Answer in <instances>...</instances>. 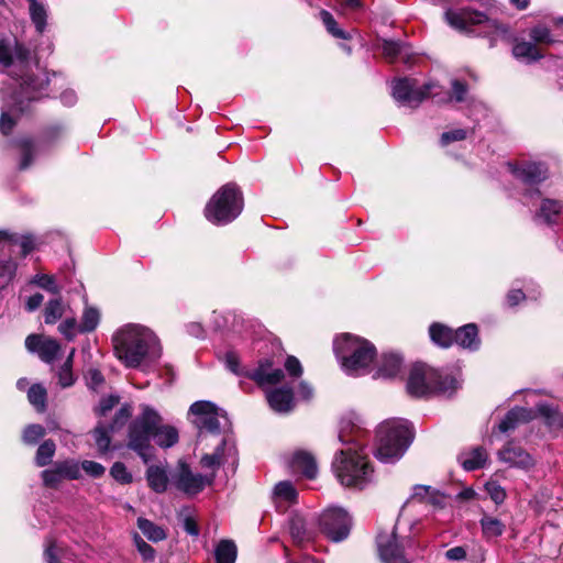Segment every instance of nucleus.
Returning <instances> with one entry per match:
<instances>
[{
	"label": "nucleus",
	"mask_w": 563,
	"mask_h": 563,
	"mask_svg": "<svg viewBox=\"0 0 563 563\" xmlns=\"http://www.w3.org/2000/svg\"><path fill=\"white\" fill-rule=\"evenodd\" d=\"M507 167L514 176L530 187L540 184L548 176V169L541 163H528L520 167L508 163Z\"/></svg>",
	"instance_id": "obj_16"
},
{
	"label": "nucleus",
	"mask_w": 563,
	"mask_h": 563,
	"mask_svg": "<svg viewBox=\"0 0 563 563\" xmlns=\"http://www.w3.org/2000/svg\"><path fill=\"white\" fill-rule=\"evenodd\" d=\"M402 358L398 354H383L377 369V377H395L400 372Z\"/></svg>",
	"instance_id": "obj_27"
},
{
	"label": "nucleus",
	"mask_w": 563,
	"mask_h": 563,
	"mask_svg": "<svg viewBox=\"0 0 563 563\" xmlns=\"http://www.w3.org/2000/svg\"><path fill=\"white\" fill-rule=\"evenodd\" d=\"M146 478L148 486L156 493H164L170 483V475L168 476L166 471L157 465L147 468Z\"/></svg>",
	"instance_id": "obj_29"
},
{
	"label": "nucleus",
	"mask_w": 563,
	"mask_h": 563,
	"mask_svg": "<svg viewBox=\"0 0 563 563\" xmlns=\"http://www.w3.org/2000/svg\"><path fill=\"white\" fill-rule=\"evenodd\" d=\"M56 446L52 440L44 441L37 448V465H46L54 456Z\"/></svg>",
	"instance_id": "obj_50"
},
{
	"label": "nucleus",
	"mask_w": 563,
	"mask_h": 563,
	"mask_svg": "<svg viewBox=\"0 0 563 563\" xmlns=\"http://www.w3.org/2000/svg\"><path fill=\"white\" fill-rule=\"evenodd\" d=\"M53 467L64 479H78L81 475L79 464L73 460L55 463Z\"/></svg>",
	"instance_id": "obj_41"
},
{
	"label": "nucleus",
	"mask_w": 563,
	"mask_h": 563,
	"mask_svg": "<svg viewBox=\"0 0 563 563\" xmlns=\"http://www.w3.org/2000/svg\"><path fill=\"white\" fill-rule=\"evenodd\" d=\"M27 51L12 38H0V64L4 67L13 66L19 69V74L13 70L10 75L15 84L19 85V91L11 96V103L8 102L2 109L0 118V132L9 135L18 124L34 99L35 86L33 79L25 76L27 66Z\"/></svg>",
	"instance_id": "obj_2"
},
{
	"label": "nucleus",
	"mask_w": 563,
	"mask_h": 563,
	"mask_svg": "<svg viewBox=\"0 0 563 563\" xmlns=\"http://www.w3.org/2000/svg\"><path fill=\"white\" fill-rule=\"evenodd\" d=\"M224 362L227 368L235 374L236 376H244L245 373H247V369H244L240 366V358L239 355L234 351H228L224 356Z\"/></svg>",
	"instance_id": "obj_51"
},
{
	"label": "nucleus",
	"mask_w": 563,
	"mask_h": 563,
	"mask_svg": "<svg viewBox=\"0 0 563 563\" xmlns=\"http://www.w3.org/2000/svg\"><path fill=\"white\" fill-rule=\"evenodd\" d=\"M60 549L55 543H51L44 551V559L46 563H59Z\"/></svg>",
	"instance_id": "obj_64"
},
{
	"label": "nucleus",
	"mask_w": 563,
	"mask_h": 563,
	"mask_svg": "<svg viewBox=\"0 0 563 563\" xmlns=\"http://www.w3.org/2000/svg\"><path fill=\"white\" fill-rule=\"evenodd\" d=\"M562 211V205L558 200L544 199L542 200L540 211L537 214L538 219H542L545 223L551 224L556 221V218Z\"/></svg>",
	"instance_id": "obj_36"
},
{
	"label": "nucleus",
	"mask_w": 563,
	"mask_h": 563,
	"mask_svg": "<svg viewBox=\"0 0 563 563\" xmlns=\"http://www.w3.org/2000/svg\"><path fill=\"white\" fill-rule=\"evenodd\" d=\"M483 536L487 539L497 538L505 531V525L497 518L484 516L481 519Z\"/></svg>",
	"instance_id": "obj_40"
},
{
	"label": "nucleus",
	"mask_w": 563,
	"mask_h": 563,
	"mask_svg": "<svg viewBox=\"0 0 563 563\" xmlns=\"http://www.w3.org/2000/svg\"><path fill=\"white\" fill-rule=\"evenodd\" d=\"M291 471L306 478L313 479L318 473V466L314 457L307 452H296L290 462Z\"/></svg>",
	"instance_id": "obj_21"
},
{
	"label": "nucleus",
	"mask_w": 563,
	"mask_h": 563,
	"mask_svg": "<svg viewBox=\"0 0 563 563\" xmlns=\"http://www.w3.org/2000/svg\"><path fill=\"white\" fill-rule=\"evenodd\" d=\"M437 88L439 86L435 82H427L419 87L413 78H396L391 81V96L400 106L417 108L427 98L435 97Z\"/></svg>",
	"instance_id": "obj_10"
},
{
	"label": "nucleus",
	"mask_w": 563,
	"mask_h": 563,
	"mask_svg": "<svg viewBox=\"0 0 563 563\" xmlns=\"http://www.w3.org/2000/svg\"><path fill=\"white\" fill-rule=\"evenodd\" d=\"M429 333L432 342L441 347H449L454 343V331L442 323L431 324Z\"/></svg>",
	"instance_id": "obj_31"
},
{
	"label": "nucleus",
	"mask_w": 563,
	"mask_h": 563,
	"mask_svg": "<svg viewBox=\"0 0 563 563\" xmlns=\"http://www.w3.org/2000/svg\"><path fill=\"white\" fill-rule=\"evenodd\" d=\"M243 210V196L235 184L222 186L205 208L206 218L213 224L221 225L233 221Z\"/></svg>",
	"instance_id": "obj_8"
},
{
	"label": "nucleus",
	"mask_w": 563,
	"mask_h": 563,
	"mask_svg": "<svg viewBox=\"0 0 563 563\" xmlns=\"http://www.w3.org/2000/svg\"><path fill=\"white\" fill-rule=\"evenodd\" d=\"M189 413L194 417L192 423L198 429L199 438L207 433L219 434L229 427L227 413L210 401L194 402L189 408Z\"/></svg>",
	"instance_id": "obj_9"
},
{
	"label": "nucleus",
	"mask_w": 563,
	"mask_h": 563,
	"mask_svg": "<svg viewBox=\"0 0 563 563\" xmlns=\"http://www.w3.org/2000/svg\"><path fill=\"white\" fill-rule=\"evenodd\" d=\"M452 95L449 97V100H454L456 102H462L466 98L467 86L465 82L459 79L451 80Z\"/></svg>",
	"instance_id": "obj_57"
},
{
	"label": "nucleus",
	"mask_w": 563,
	"mask_h": 563,
	"mask_svg": "<svg viewBox=\"0 0 563 563\" xmlns=\"http://www.w3.org/2000/svg\"><path fill=\"white\" fill-rule=\"evenodd\" d=\"M485 489L489 497L496 503L501 504L506 498L505 489L496 482H488L485 485Z\"/></svg>",
	"instance_id": "obj_58"
},
{
	"label": "nucleus",
	"mask_w": 563,
	"mask_h": 563,
	"mask_svg": "<svg viewBox=\"0 0 563 563\" xmlns=\"http://www.w3.org/2000/svg\"><path fill=\"white\" fill-rule=\"evenodd\" d=\"M320 19L323 22L327 31L332 36H334L336 38H344V40L347 38V34L338 26L336 21L334 20L333 15L329 11H327V10L320 11Z\"/></svg>",
	"instance_id": "obj_47"
},
{
	"label": "nucleus",
	"mask_w": 563,
	"mask_h": 563,
	"mask_svg": "<svg viewBox=\"0 0 563 563\" xmlns=\"http://www.w3.org/2000/svg\"><path fill=\"white\" fill-rule=\"evenodd\" d=\"M60 345L56 340L37 336V356L42 361L52 364L60 355Z\"/></svg>",
	"instance_id": "obj_30"
},
{
	"label": "nucleus",
	"mask_w": 563,
	"mask_h": 563,
	"mask_svg": "<svg viewBox=\"0 0 563 563\" xmlns=\"http://www.w3.org/2000/svg\"><path fill=\"white\" fill-rule=\"evenodd\" d=\"M213 482L214 474L194 473L189 465L184 462H179L177 468L170 473V485L188 497L198 495Z\"/></svg>",
	"instance_id": "obj_12"
},
{
	"label": "nucleus",
	"mask_w": 563,
	"mask_h": 563,
	"mask_svg": "<svg viewBox=\"0 0 563 563\" xmlns=\"http://www.w3.org/2000/svg\"><path fill=\"white\" fill-rule=\"evenodd\" d=\"M229 457H231L234 461L235 450L233 446H228L227 440L222 439L213 453L205 454L200 459V464L203 468L210 470L211 474L216 475L218 468L221 465L225 464L229 461Z\"/></svg>",
	"instance_id": "obj_20"
},
{
	"label": "nucleus",
	"mask_w": 563,
	"mask_h": 563,
	"mask_svg": "<svg viewBox=\"0 0 563 563\" xmlns=\"http://www.w3.org/2000/svg\"><path fill=\"white\" fill-rule=\"evenodd\" d=\"M498 457L501 462L507 463L512 467L527 470L534 465L532 456L521 446H518L512 442L507 443L498 452Z\"/></svg>",
	"instance_id": "obj_19"
},
{
	"label": "nucleus",
	"mask_w": 563,
	"mask_h": 563,
	"mask_svg": "<svg viewBox=\"0 0 563 563\" xmlns=\"http://www.w3.org/2000/svg\"><path fill=\"white\" fill-rule=\"evenodd\" d=\"M99 320V311L96 308L87 307L84 310L81 321L79 323V331L81 333L93 331L97 328Z\"/></svg>",
	"instance_id": "obj_44"
},
{
	"label": "nucleus",
	"mask_w": 563,
	"mask_h": 563,
	"mask_svg": "<svg viewBox=\"0 0 563 563\" xmlns=\"http://www.w3.org/2000/svg\"><path fill=\"white\" fill-rule=\"evenodd\" d=\"M459 387L456 377L420 363L411 367L407 380V390L415 397L430 394L451 396Z\"/></svg>",
	"instance_id": "obj_7"
},
{
	"label": "nucleus",
	"mask_w": 563,
	"mask_h": 563,
	"mask_svg": "<svg viewBox=\"0 0 563 563\" xmlns=\"http://www.w3.org/2000/svg\"><path fill=\"white\" fill-rule=\"evenodd\" d=\"M110 432V429L101 422L93 430V439L100 453H106L109 450L111 442Z\"/></svg>",
	"instance_id": "obj_46"
},
{
	"label": "nucleus",
	"mask_w": 563,
	"mask_h": 563,
	"mask_svg": "<svg viewBox=\"0 0 563 563\" xmlns=\"http://www.w3.org/2000/svg\"><path fill=\"white\" fill-rule=\"evenodd\" d=\"M289 532L295 543L301 544L311 539L310 533L306 529V523L302 517L294 516L289 520Z\"/></svg>",
	"instance_id": "obj_38"
},
{
	"label": "nucleus",
	"mask_w": 563,
	"mask_h": 563,
	"mask_svg": "<svg viewBox=\"0 0 563 563\" xmlns=\"http://www.w3.org/2000/svg\"><path fill=\"white\" fill-rule=\"evenodd\" d=\"M383 54L393 62L404 52V45L399 42L384 40L382 44Z\"/></svg>",
	"instance_id": "obj_53"
},
{
	"label": "nucleus",
	"mask_w": 563,
	"mask_h": 563,
	"mask_svg": "<svg viewBox=\"0 0 563 563\" xmlns=\"http://www.w3.org/2000/svg\"><path fill=\"white\" fill-rule=\"evenodd\" d=\"M238 548L232 540L223 539L214 548L216 563H235Z\"/></svg>",
	"instance_id": "obj_32"
},
{
	"label": "nucleus",
	"mask_w": 563,
	"mask_h": 563,
	"mask_svg": "<svg viewBox=\"0 0 563 563\" xmlns=\"http://www.w3.org/2000/svg\"><path fill=\"white\" fill-rule=\"evenodd\" d=\"M16 272V264L12 260L0 261V280L3 285L9 284Z\"/></svg>",
	"instance_id": "obj_54"
},
{
	"label": "nucleus",
	"mask_w": 563,
	"mask_h": 563,
	"mask_svg": "<svg viewBox=\"0 0 563 563\" xmlns=\"http://www.w3.org/2000/svg\"><path fill=\"white\" fill-rule=\"evenodd\" d=\"M37 288L46 290L54 297L60 296L62 285L57 282L55 275L44 274L37 272Z\"/></svg>",
	"instance_id": "obj_43"
},
{
	"label": "nucleus",
	"mask_w": 563,
	"mask_h": 563,
	"mask_svg": "<svg viewBox=\"0 0 563 563\" xmlns=\"http://www.w3.org/2000/svg\"><path fill=\"white\" fill-rule=\"evenodd\" d=\"M377 547L382 560L386 563H408L404 545L399 543L397 537L393 533L379 534L377 537Z\"/></svg>",
	"instance_id": "obj_15"
},
{
	"label": "nucleus",
	"mask_w": 563,
	"mask_h": 563,
	"mask_svg": "<svg viewBox=\"0 0 563 563\" xmlns=\"http://www.w3.org/2000/svg\"><path fill=\"white\" fill-rule=\"evenodd\" d=\"M37 100L42 97H49L64 86V78L56 73L52 74V78L46 70L37 73Z\"/></svg>",
	"instance_id": "obj_24"
},
{
	"label": "nucleus",
	"mask_w": 563,
	"mask_h": 563,
	"mask_svg": "<svg viewBox=\"0 0 563 563\" xmlns=\"http://www.w3.org/2000/svg\"><path fill=\"white\" fill-rule=\"evenodd\" d=\"M466 134L467 132L464 129H456L453 131L444 132L441 135V144L445 146L452 142L462 141L466 137Z\"/></svg>",
	"instance_id": "obj_61"
},
{
	"label": "nucleus",
	"mask_w": 563,
	"mask_h": 563,
	"mask_svg": "<svg viewBox=\"0 0 563 563\" xmlns=\"http://www.w3.org/2000/svg\"><path fill=\"white\" fill-rule=\"evenodd\" d=\"M333 350L343 369L352 376L365 374L376 355V349L369 341L350 333L336 336Z\"/></svg>",
	"instance_id": "obj_6"
},
{
	"label": "nucleus",
	"mask_w": 563,
	"mask_h": 563,
	"mask_svg": "<svg viewBox=\"0 0 563 563\" xmlns=\"http://www.w3.org/2000/svg\"><path fill=\"white\" fill-rule=\"evenodd\" d=\"M454 343L463 349L477 350L481 341L476 324L468 323L454 331Z\"/></svg>",
	"instance_id": "obj_23"
},
{
	"label": "nucleus",
	"mask_w": 563,
	"mask_h": 563,
	"mask_svg": "<svg viewBox=\"0 0 563 563\" xmlns=\"http://www.w3.org/2000/svg\"><path fill=\"white\" fill-rule=\"evenodd\" d=\"M137 527L150 541L158 542L166 539L164 529L148 519L139 518Z\"/></svg>",
	"instance_id": "obj_37"
},
{
	"label": "nucleus",
	"mask_w": 563,
	"mask_h": 563,
	"mask_svg": "<svg viewBox=\"0 0 563 563\" xmlns=\"http://www.w3.org/2000/svg\"><path fill=\"white\" fill-rule=\"evenodd\" d=\"M376 439V459L386 464H394L402 457L412 442L411 424L404 419H387L378 426Z\"/></svg>",
	"instance_id": "obj_5"
},
{
	"label": "nucleus",
	"mask_w": 563,
	"mask_h": 563,
	"mask_svg": "<svg viewBox=\"0 0 563 563\" xmlns=\"http://www.w3.org/2000/svg\"><path fill=\"white\" fill-rule=\"evenodd\" d=\"M75 349H71L70 353L66 357L63 365L58 368L56 376L58 378V385L62 388H67L74 385L76 378L73 373Z\"/></svg>",
	"instance_id": "obj_35"
},
{
	"label": "nucleus",
	"mask_w": 563,
	"mask_h": 563,
	"mask_svg": "<svg viewBox=\"0 0 563 563\" xmlns=\"http://www.w3.org/2000/svg\"><path fill=\"white\" fill-rule=\"evenodd\" d=\"M488 455L484 448L476 446L459 455V461L466 471H475L485 466Z\"/></svg>",
	"instance_id": "obj_25"
},
{
	"label": "nucleus",
	"mask_w": 563,
	"mask_h": 563,
	"mask_svg": "<svg viewBox=\"0 0 563 563\" xmlns=\"http://www.w3.org/2000/svg\"><path fill=\"white\" fill-rule=\"evenodd\" d=\"M274 497L277 500L286 503H295L297 499V490L291 482L283 481L275 485Z\"/></svg>",
	"instance_id": "obj_42"
},
{
	"label": "nucleus",
	"mask_w": 563,
	"mask_h": 563,
	"mask_svg": "<svg viewBox=\"0 0 563 563\" xmlns=\"http://www.w3.org/2000/svg\"><path fill=\"white\" fill-rule=\"evenodd\" d=\"M529 36L534 42V44H552L555 42L550 29L541 23L530 29Z\"/></svg>",
	"instance_id": "obj_45"
},
{
	"label": "nucleus",
	"mask_w": 563,
	"mask_h": 563,
	"mask_svg": "<svg viewBox=\"0 0 563 563\" xmlns=\"http://www.w3.org/2000/svg\"><path fill=\"white\" fill-rule=\"evenodd\" d=\"M319 527L328 539L340 542L350 534L351 518L344 509L330 507L320 515Z\"/></svg>",
	"instance_id": "obj_13"
},
{
	"label": "nucleus",
	"mask_w": 563,
	"mask_h": 563,
	"mask_svg": "<svg viewBox=\"0 0 563 563\" xmlns=\"http://www.w3.org/2000/svg\"><path fill=\"white\" fill-rule=\"evenodd\" d=\"M536 409L550 429H563V415L558 407L548 402H540Z\"/></svg>",
	"instance_id": "obj_28"
},
{
	"label": "nucleus",
	"mask_w": 563,
	"mask_h": 563,
	"mask_svg": "<svg viewBox=\"0 0 563 563\" xmlns=\"http://www.w3.org/2000/svg\"><path fill=\"white\" fill-rule=\"evenodd\" d=\"M266 400L269 407L278 413H288L295 407L294 391L288 385L267 390Z\"/></svg>",
	"instance_id": "obj_18"
},
{
	"label": "nucleus",
	"mask_w": 563,
	"mask_h": 563,
	"mask_svg": "<svg viewBox=\"0 0 563 563\" xmlns=\"http://www.w3.org/2000/svg\"><path fill=\"white\" fill-rule=\"evenodd\" d=\"M532 417L530 409L523 407L512 408L498 424V430L500 432L511 431L518 426V423L528 422Z\"/></svg>",
	"instance_id": "obj_26"
},
{
	"label": "nucleus",
	"mask_w": 563,
	"mask_h": 563,
	"mask_svg": "<svg viewBox=\"0 0 563 563\" xmlns=\"http://www.w3.org/2000/svg\"><path fill=\"white\" fill-rule=\"evenodd\" d=\"M58 331L68 341L74 340L77 333H81L79 331V323L77 322L75 317L65 318L58 324Z\"/></svg>",
	"instance_id": "obj_48"
},
{
	"label": "nucleus",
	"mask_w": 563,
	"mask_h": 563,
	"mask_svg": "<svg viewBox=\"0 0 563 563\" xmlns=\"http://www.w3.org/2000/svg\"><path fill=\"white\" fill-rule=\"evenodd\" d=\"M285 368L292 377H300L302 374V366L299 360L295 356H288L285 362Z\"/></svg>",
	"instance_id": "obj_62"
},
{
	"label": "nucleus",
	"mask_w": 563,
	"mask_h": 563,
	"mask_svg": "<svg viewBox=\"0 0 563 563\" xmlns=\"http://www.w3.org/2000/svg\"><path fill=\"white\" fill-rule=\"evenodd\" d=\"M110 475L121 484H130L132 482V474L128 471L125 465L121 462H115L110 468Z\"/></svg>",
	"instance_id": "obj_52"
},
{
	"label": "nucleus",
	"mask_w": 563,
	"mask_h": 563,
	"mask_svg": "<svg viewBox=\"0 0 563 563\" xmlns=\"http://www.w3.org/2000/svg\"><path fill=\"white\" fill-rule=\"evenodd\" d=\"M120 398L118 396H108L100 400L96 413L100 417L107 416L118 404Z\"/></svg>",
	"instance_id": "obj_59"
},
{
	"label": "nucleus",
	"mask_w": 563,
	"mask_h": 563,
	"mask_svg": "<svg viewBox=\"0 0 563 563\" xmlns=\"http://www.w3.org/2000/svg\"><path fill=\"white\" fill-rule=\"evenodd\" d=\"M59 132L60 131L58 128H48L43 130L41 132L40 139H37V153L40 152V148L53 144L54 141H56L59 136Z\"/></svg>",
	"instance_id": "obj_55"
},
{
	"label": "nucleus",
	"mask_w": 563,
	"mask_h": 563,
	"mask_svg": "<svg viewBox=\"0 0 563 563\" xmlns=\"http://www.w3.org/2000/svg\"><path fill=\"white\" fill-rule=\"evenodd\" d=\"M44 484L49 487L57 486L64 478L57 474V472L54 470V467L46 470L42 474Z\"/></svg>",
	"instance_id": "obj_63"
},
{
	"label": "nucleus",
	"mask_w": 563,
	"mask_h": 563,
	"mask_svg": "<svg viewBox=\"0 0 563 563\" xmlns=\"http://www.w3.org/2000/svg\"><path fill=\"white\" fill-rule=\"evenodd\" d=\"M79 466L80 470H84L89 476L93 478L101 477L106 472V468L100 463H97L95 461L86 460Z\"/></svg>",
	"instance_id": "obj_60"
},
{
	"label": "nucleus",
	"mask_w": 563,
	"mask_h": 563,
	"mask_svg": "<svg viewBox=\"0 0 563 563\" xmlns=\"http://www.w3.org/2000/svg\"><path fill=\"white\" fill-rule=\"evenodd\" d=\"M134 544L145 561H153L155 559V550L152 545L146 543L137 533L134 534Z\"/></svg>",
	"instance_id": "obj_56"
},
{
	"label": "nucleus",
	"mask_w": 563,
	"mask_h": 563,
	"mask_svg": "<svg viewBox=\"0 0 563 563\" xmlns=\"http://www.w3.org/2000/svg\"><path fill=\"white\" fill-rule=\"evenodd\" d=\"M141 413L129 426V448L144 461L151 457V440L161 448H170L178 442L175 427L162 424L159 413L148 405L141 406Z\"/></svg>",
	"instance_id": "obj_3"
},
{
	"label": "nucleus",
	"mask_w": 563,
	"mask_h": 563,
	"mask_svg": "<svg viewBox=\"0 0 563 563\" xmlns=\"http://www.w3.org/2000/svg\"><path fill=\"white\" fill-rule=\"evenodd\" d=\"M245 377L252 379L266 393L272 386L279 384L285 375L280 367L274 366L272 360L264 358L258 362L254 369L245 373Z\"/></svg>",
	"instance_id": "obj_14"
},
{
	"label": "nucleus",
	"mask_w": 563,
	"mask_h": 563,
	"mask_svg": "<svg viewBox=\"0 0 563 563\" xmlns=\"http://www.w3.org/2000/svg\"><path fill=\"white\" fill-rule=\"evenodd\" d=\"M112 342L115 356L130 368L158 358L162 352L156 335L139 324H128L119 329L113 334Z\"/></svg>",
	"instance_id": "obj_4"
},
{
	"label": "nucleus",
	"mask_w": 563,
	"mask_h": 563,
	"mask_svg": "<svg viewBox=\"0 0 563 563\" xmlns=\"http://www.w3.org/2000/svg\"><path fill=\"white\" fill-rule=\"evenodd\" d=\"M16 146L19 148V169H27L34 158V143L32 139H21L18 141Z\"/></svg>",
	"instance_id": "obj_33"
},
{
	"label": "nucleus",
	"mask_w": 563,
	"mask_h": 563,
	"mask_svg": "<svg viewBox=\"0 0 563 563\" xmlns=\"http://www.w3.org/2000/svg\"><path fill=\"white\" fill-rule=\"evenodd\" d=\"M516 58H525L528 62H534L542 58V53L534 43L531 42H517L512 48Z\"/></svg>",
	"instance_id": "obj_34"
},
{
	"label": "nucleus",
	"mask_w": 563,
	"mask_h": 563,
	"mask_svg": "<svg viewBox=\"0 0 563 563\" xmlns=\"http://www.w3.org/2000/svg\"><path fill=\"white\" fill-rule=\"evenodd\" d=\"M68 305L62 296H56L46 301L42 309V316L45 324H56L66 313Z\"/></svg>",
	"instance_id": "obj_22"
},
{
	"label": "nucleus",
	"mask_w": 563,
	"mask_h": 563,
	"mask_svg": "<svg viewBox=\"0 0 563 563\" xmlns=\"http://www.w3.org/2000/svg\"><path fill=\"white\" fill-rule=\"evenodd\" d=\"M481 7L485 9V12L462 9L460 11L449 10L445 12L446 21L454 27L471 32L475 25L486 24L488 27H496V20L493 19V14L497 11V7L494 0H479Z\"/></svg>",
	"instance_id": "obj_11"
},
{
	"label": "nucleus",
	"mask_w": 563,
	"mask_h": 563,
	"mask_svg": "<svg viewBox=\"0 0 563 563\" xmlns=\"http://www.w3.org/2000/svg\"><path fill=\"white\" fill-rule=\"evenodd\" d=\"M34 247L32 235H21L8 230H0V251L8 250L11 254L27 255Z\"/></svg>",
	"instance_id": "obj_17"
},
{
	"label": "nucleus",
	"mask_w": 563,
	"mask_h": 563,
	"mask_svg": "<svg viewBox=\"0 0 563 563\" xmlns=\"http://www.w3.org/2000/svg\"><path fill=\"white\" fill-rule=\"evenodd\" d=\"M366 437L358 417L341 419L339 441L342 449L334 455L332 470L343 486L363 489L374 479V470L363 452Z\"/></svg>",
	"instance_id": "obj_1"
},
{
	"label": "nucleus",
	"mask_w": 563,
	"mask_h": 563,
	"mask_svg": "<svg viewBox=\"0 0 563 563\" xmlns=\"http://www.w3.org/2000/svg\"><path fill=\"white\" fill-rule=\"evenodd\" d=\"M131 416H132V406L129 404H124L118 410V412L115 413V416L113 418V421L111 422V424L108 428L110 429V431L112 433L122 429L125 426V423L128 422V420L131 418Z\"/></svg>",
	"instance_id": "obj_49"
},
{
	"label": "nucleus",
	"mask_w": 563,
	"mask_h": 563,
	"mask_svg": "<svg viewBox=\"0 0 563 563\" xmlns=\"http://www.w3.org/2000/svg\"><path fill=\"white\" fill-rule=\"evenodd\" d=\"M412 499H417L418 501H426L432 505L441 504L440 494L433 489L431 486L426 485H416L412 488L411 494Z\"/></svg>",
	"instance_id": "obj_39"
}]
</instances>
